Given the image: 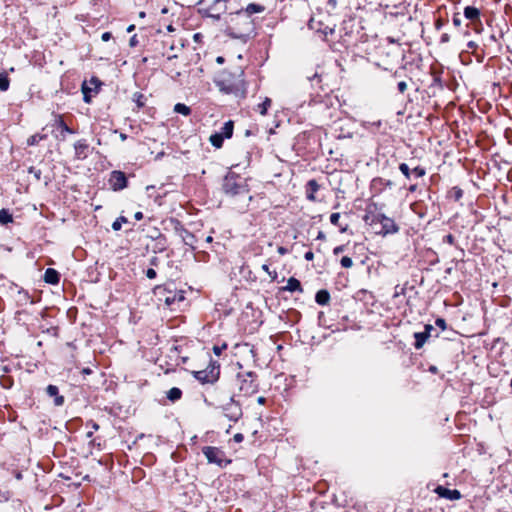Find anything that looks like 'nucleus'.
<instances>
[{"instance_id":"obj_49","label":"nucleus","mask_w":512,"mask_h":512,"mask_svg":"<svg viewBox=\"0 0 512 512\" xmlns=\"http://www.w3.org/2000/svg\"><path fill=\"white\" fill-rule=\"evenodd\" d=\"M445 239H446V241H447L448 243H450V244H451V243H453V236H452V235H447V236H445Z\"/></svg>"},{"instance_id":"obj_7","label":"nucleus","mask_w":512,"mask_h":512,"mask_svg":"<svg viewBox=\"0 0 512 512\" xmlns=\"http://www.w3.org/2000/svg\"><path fill=\"white\" fill-rule=\"evenodd\" d=\"M109 185L114 191H119L127 186V178L121 171H113L109 178Z\"/></svg>"},{"instance_id":"obj_54","label":"nucleus","mask_w":512,"mask_h":512,"mask_svg":"<svg viewBox=\"0 0 512 512\" xmlns=\"http://www.w3.org/2000/svg\"><path fill=\"white\" fill-rule=\"evenodd\" d=\"M134 28H135V26L133 24L128 26L127 32H129V33L132 32L134 30Z\"/></svg>"},{"instance_id":"obj_4","label":"nucleus","mask_w":512,"mask_h":512,"mask_svg":"<svg viewBox=\"0 0 512 512\" xmlns=\"http://www.w3.org/2000/svg\"><path fill=\"white\" fill-rule=\"evenodd\" d=\"M237 380L239 382V390L243 392L244 395H251L257 391V385L255 384V380L251 372L238 375Z\"/></svg>"},{"instance_id":"obj_12","label":"nucleus","mask_w":512,"mask_h":512,"mask_svg":"<svg viewBox=\"0 0 512 512\" xmlns=\"http://www.w3.org/2000/svg\"><path fill=\"white\" fill-rule=\"evenodd\" d=\"M283 290L289 291V292H300V293L303 292L300 281L294 277H290L287 280V284L285 287H283Z\"/></svg>"},{"instance_id":"obj_50","label":"nucleus","mask_w":512,"mask_h":512,"mask_svg":"<svg viewBox=\"0 0 512 512\" xmlns=\"http://www.w3.org/2000/svg\"><path fill=\"white\" fill-rule=\"evenodd\" d=\"M142 217H143V215H142V213H141V212H137V213L135 214V218H136L137 220H141V219H142Z\"/></svg>"},{"instance_id":"obj_44","label":"nucleus","mask_w":512,"mask_h":512,"mask_svg":"<svg viewBox=\"0 0 512 512\" xmlns=\"http://www.w3.org/2000/svg\"><path fill=\"white\" fill-rule=\"evenodd\" d=\"M344 251V246H337L334 248L333 250V253L334 255H339L340 253H342Z\"/></svg>"},{"instance_id":"obj_58","label":"nucleus","mask_w":512,"mask_h":512,"mask_svg":"<svg viewBox=\"0 0 512 512\" xmlns=\"http://www.w3.org/2000/svg\"><path fill=\"white\" fill-rule=\"evenodd\" d=\"M461 194H462L461 190H458L456 192V199H459L461 197Z\"/></svg>"},{"instance_id":"obj_61","label":"nucleus","mask_w":512,"mask_h":512,"mask_svg":"<svg viewBox=\"0 0 512 512\" xmlns=\"http://www.w3.org/2000/svg\"><path fill=\"white\" fill-rule=\"evenodd\" d=\"M212 240H213V239H212V237H211V236H207V238H206V242L210 243V242H212Z\"/></svg>"},{"instance_id":"obj_29","label":"nucleus","mask_w":512,"mask_h":512,"mask_svg":"<svg viewBox=\"0 0 512 512\" xmlns=\"http://www.w3.org/2000/svg\"><path fill=\"white\" fill-rule=\"evenodd\" d=\"M82 92H83V99L86 103H89L90 102V92H91V87H87L86 84L84 83L83 86H82Z\"/></svg>"},{"instance_id":"obj_38","label":"nucleus","mask_w":512,"mask_h":512,"mask_svg":"<svg viewBox=\"0 0 512 512\" xmlns=\"http://www.w3.org/2000/svg\"><path fill=\"white\" fill-rule=\"evenodd\" d=\"M398 90L400 93H404L407 90V83L405 81H400L398 83Z\"/></svg>"},{"instance_id":"obj_35","label":"nucleus","mask_w":512,"mask_h":512,"mask_svg":"<svg viewBox=\"0 0 512 512\" xmlns=\"http://www.w3.org/2000/svg\"><path fill=\"white\" fill-rule=\"evenodd\" d=\"M204 15L206 17H209V18H212V19H215V20H219L220 19V15L212 13L210 9H206L204 11Z\"/></svg>"},{"instance_id":"obj_13","label":"nucleus","mask_w":512,"mask_h":512,"mask_svg":"<svg viewBox=\"0 0 512 512\" xmlns=\"http://www.w3.org/2000/svg\"><path fill=\"white\" fill-rule=\"evenodd\" d=\"M44 281L48 284H57L59 282V273L52 268H48L44 273Z\"/></svg>"},{"instance_id":"obj_48","label":"nucleus","mask_w":512,"mask_h":512,"mask_svg":"<svg viewBox=\"0 0 512 512\" xmlns=\"http://www.w3.org/2000/svg\"><path fill=\"white\" fill-rule=\"evenodd\" d=\"M317 239L324 240L325 239V234L322 231H319L318 235H317Z\"/></svg>"},{"instance_id":"obj_53","label":"nucleus","mask_w":512,"mask_h":512,"mask_svg":"<svg viewBox=\"0 0 512 512\" xmlns=\"http://www.w3.org/2000/svg\"><path fill=\"white\" fill-rule=\"evenodd\" d=\"M99 429V425L96 423H92V431H96Z\"/></svg>"},{"instance_id":"obj_23","label":"nucleus","mask_w":512,"mask_h":512,"mask_svg":"<svg viewBox=\"0 0 512 512\" xmlns=\"http://www.w3.org/2000/svg\"><path fill=\"white\" fill-rule=\"evenodd\" d=\"M13 221L12 215L9 213L7 209H1L0 210V223L1 224H8Z\"/></svg>"},{"instance_id":"obj_27","label":"nucleus","mask_w":512,"mask_h":512,"mask_svg":"<svg viewBox=\"0 0 512 512\" xmlns=\"http://www.w3.org/2000/svg\"><path fill=\"white\" fill-rule=\"evenodd\" d=\"M76 154L79 156L82 151L87 149L88 145L84 140H79L74 145Z\"/></svg>"},{"instance_id":"obj_39","label":"nucleus","mask_w":512,"mask_h":512,"mask_svg":"<svg viewBox=\"0 0 512 512\" xmlns=\"http://www.w3.org/2000/svg\"><path fill=\"white\" fill-rule=\"evenodd\" d=\"M146 276L149 278V279H153L156 277V272L154 269L150 268L146 271Z\"/></svg>"},{"instance_id":"obj_43","label":"nucleus","mask_w":512,"mask_h":512,"mask_svg":"<svg viewBox=\"0 0 512 512\" xmlns=\"http://www.w3.org/2000/svg\"><path fill=\"white\" fill-rule=\"evenodd\" d=\"M304 258L307 260V261H312L313 258H314V254L312 251H308L305 253L304 255Z\"/></svg>"},{"instance_id":"obj_56","label":"nucleus","mask_w":512,"mask_h":512,"mask_svg":"<svg viewBox=\"0 0 512 512\" xmlns=\"http://www.w3.org/2000/svg\"><path fill=\"white\" fill-rule=\"evenodd\" d=\"M476 46H477L476 43H474L472 41L468 43V47H470V48H475Z\"/></svg>"},{"instance_id":"obj_33","label":"nucleus","mask_w":512,"mask_h":512,"mask_svg":"<svg viewBox=\"0 0 512 512\" xmlns=\"http://www.w3.org/2000/svg\"><path fill=\"white\" fill-rule=\"evenodd\" d=\"M412 174H414L416 177H422L425 174V170L421 167H415L412 171Z\"/></svg>"},{"instance_id":"obj_10","label":"nucleus","mask_w":512,"mask_h":512,"mask_svg":"<svg viewBox=\"0 0 512 512\" xmlns=\"http://www.w3.org/2000/svg\"><path fill=\"white\" fill-rule=\"evenodd\" d=\"M435 492L440 497H443V498H446V499H449V500H457V499H460V497H461V494H460V492L458 490H456V489L451 490V489L445 488L443 486H438L435 489Z\"/></svg>"},{"instance_id":"obj_64","label":"nucleus","mask_w":512,"mask_h":512,"mask_svg":"<svg viewBox=\"0 0 512 512\" xmlns=\"http://www.w3.org/2000/svg\"><path fill=\"white\" fill-rule=\"evenodd\" d=\"M93 435V431L87 432V437L90 438Z\"/></svg>"},{"instance_id":"obj_57","label":"nucleus","mask_w":512,"mask_h":512,"mask_svg":"<svg viewBox=\"0 0 512 512\" xmlns=\"http://www.w3.org/2000/svg\"><path fill=\"white\" fill-rule=\"evenodd\" d=\"M167 30H168L169 32H173L175 29H174V27H173L172 25H168V26H167Z\"/></svg>"},{"instance_id":"obj_24","label":"nucleus","mask_w":512,"mask_h":512,"mask_svg":"<svg viewBox=\"0 0 512 512\" xmlns=\"http://www.w3.org/2000/svg\"><path fill=\"white\" fill-rule=\"evenodd\" d=\"M174 111H175L176 113H179V114H182V115H184V116H187V115H189V114H190L191 109H190L187 105H185V104H183V103H177V104L174 106Z\"/></svg>"},{"instance_id":"obj_51","label":"nucleus","mask_w":512,"mask_h":512,"mask_svg":"<svg viewBox=\"0 0 512 512\" xmlns=\"http://www.w3.org/2000/svg\"><path fill=\"white\" fill-rule=\"evenodd\" d=\"M262 269H263L265 272H267L268 274H270L269 266H268V265L264 264V265L262 266Z\"/></svg>"},{"instance_id":"obj_1","label":"nucleus","mask_w":512,"mask_h":512,"mask_svg":"<svg viewBox=\"0 0 512 512\" xmlns=\"http://www.w3.org/2000/svg\"><path fill=\"white\" fill-rule=\"evenodd\" d=\"M225 23V32L236 39H246L254 30V21L252 18H249L247 13L240 11L229 14Z\"/></svg>"},{"instance_id":"obj_63","label":"nucleus","mask_w":512,"mask_h":512,"mask_svg":"<svg viewBox=\"0 0 512 512\" xmlns=\"http://www.w3.org/2000/svg\"><path fill=\"white\" fill-rule=\"evenodd\" d=\"M454 24H455V25H459V24H460V21H459V19H457V18H454Z\"/></svg>"},{"instance_id":"obj_42","label":"nucleus","mask_w":512,"mask_h":512,"mask_svg":"<svg viewBox=\"0 0 512 512\" xmlns=\"http://www.w3.org/2000/svg\"><path fill=\"white\" fill-rule=\"evenodd\" d=\"M218 86L221 91H224L226 93H230L232 91L229 87L224 86V84L222 82H219Z\"/></svg>"},{"instance_id":"obj_36","label":"nucleus","mask_w":512,"mask_h":512,"mask_svg":"<svg viewBox=\"0 0 512 512\" xmlns=\"http://www.w3.org/2000/svg\"><path fill=\"white\" fill-rule=\"evenodd\" d=\"M435 324L441 329V330H445L446 329V322L444 319L442 318H438L436 321H435Z\"/></svg>"},{"instance_id":"obj_8","label":"nucleus","mask_w":512,"mask_h":512,"mask_svg":"<svg viewBox=\"0 0 512 512\" xmlns=\"http://www.w3.org/2000/svg\"><path fill=\"white\" fill-rule=\"evenodd\" d=\"M224 414L230 420L236 422L242 415L241 407L230 398L229 403L224 407Z\"/></svg>"},{"instance_id":"obj_46","label":"nucleus","mask_w":512,"mask_h":512,"mask_svg":"<svg viewBox=\"0 0 512 512\" xmlns=\"http://www.w3.org/2000/svg\"><path fill=\"white\" fill-rule=\"evenodd\" d=\"M234 440H235L236 442H241V441L243 440V435H242V434H240V433L235 434V435H234Z\"/></svg>"},{"instance_id":"obj_20","label":"nucleus","mask_w":512,"mask_h":512,"mask_svg":"<svg viewBox=\"0 0 512 512\" xmlns=\"http://www.w3.org/2000/svg\"><path fill=\"white\" fill-rule=\"evenodd\" d=\"M271 99L266 97L264 99V101L260 104L257 105V108L256 110L261 114V115H266L267 111H268V108L271 106Z\"/></svg>"},{"instance_id":"obj_45","label":"nucleus","mask_w":512,"mask_h":512,"mask_svg":"<svg viewBox=\"0 0 512 512\" xmlns=\"http://www.w3.org/2000/svg\"><path fill=\"white\" fill-rule=\"evenodd\" d=\"M277 251L280 255H285L286 253H288V250L283 246L278 247Z\"/></svg>"},{"instance_id":"obj_34","label":"nucleus","mask_w":512,"mask_h":512,"mask_svg":"<svg viewBox=\"0 0 512 512\" xmlns=\"http://www.w3.org/2000/svg\"><path fill=\"white\" fill-rule=\"evenodd\" d=\"M339 219H340V213H332L330 215V222L333 225H338Z\"/></svg>"},{"instance_id":"obj_6","label":"nucleus","mask_w":512,"mask_h":512,"mask_svg":"<svg viewBox=\"0 0 512 512\" xmlns=\"http://www.w3.org/2000/svg\"><path fill=\"white\" fill-rule=\"evenodd\" d=\"M375 220L381 224V226H382L381 233L383 235L393 234V233L398 232V226L395 224L394 220L385 216L384 214L377 215L375 217Z\"/></svg>"},{"instance_id":"obj_30","label":"nucleus","mask_w":512,"mask_h":512,"mask_svg":"<svg viewBox=\"0 0 512 512\" xmlns=\"http://www.w3.org/2000/svg\"><path fill=\"white\" fill-rule=\"evenodd\" d=\"M352 265H353V261H352V259L350 257H348V256L342 257V259H341V266L343 268H351Z\"/></svg>"},{"instance_id":"obj_59","label":"nucleus","mask_w":512,"mask_h":512,"mask_svg":"<svg viewBox=\"0 0 512 512\" xmlns=\"http://www.w3.org/2000/svg\"><path fill=\"white\" fill-rule=\"evenodd\" d=\"M130 44L132 46L135 45V36L130 39Z\"/></svg>"},{"instance_id":"obj_41","label":"nucleus","mask_w":512,"mask_h":512,"mask_svg":"<svg viewBox=\"0 0 512 512\" xmlns=\"http://www.w3.org/2000/svg\"><path fill=\"white\" fill-rule=\"evenodd\" d=\"M136 103H137L138 107H142L144 105L143 95H141V94L137 95Z\"/></svg>"},{"instance_id":"obj_60","label":"nucleus","mask_w":512,"mask_h":512,"mask_svg":"<svg viewBox=\"0 0 512 512\" xmlns=\"http://www.w3.org/2000/svg\"><path fill=\"white\" fill-rule=\"evenodd\" d=\"M145 16H146L145 12L142 11V12L139 13V17L140 18H144Z\"/></svg>"},{"instance_id":"obj_9","label":"nucleus","mask_w":512,"mask_h":512,"mask_svg":"<svg viewBox=\"0 0 512 512\" xmlns=\"http://www.w3.org/2000/svg\"><path fill=\"white\" fill-rule=\"evenodd\" d=\"M195 378L201 383H213L218 378V372H215V369H211L210 371L202 370L194 372Z\"/></svg>"},{"instance_id":"obj_37","label":"nucleus","mask_w":512,"mask_h":512,"mask_svg":"<svg viewBox=\"0 0 512 512\" xmlns=\"http://www.w3.org/2000/svg\"><path fill=\"white\" fill-rule=\"evenodd\" d=\"M227 348V345L226 344H223L222 346H214L213 347V352L216 354V355H220L221 352Z\"/></svg>"},{"instance_id":"obj_11","label":"nucleus","mask_w":512,"mask_h":512,"mask_svg":"<svg viewBox=\"0 0 512 512\" xmlns=\"http://www.w3.org/2000/svg\"><path fill=\"white\" fill-rule=\"evenodd\" d=\"M46 392L50 397H54V404L56 406H62L64 403V397L59 395L58 387L55 385H48Z\"/></svg>"},{"instance_id":"obj_55","label":"nucleus","mask_w":512,"mask_h":512,"mask_svg":"<svg viewBox=\"0 0 512 512\" xmlns=\"http://www.w3.org/2000/svg\"><path fill=\"white\" fill-rule=\"evenodd\" d=\"M120 139H121L122 141L126 140V139H127V135H126V134H124V133H120Z\"/></svg>"},{"instance_id":"obj_15","label":"nucleus","mask_w":512,"mask_h":512,"mask_svg":"<svg viewBox=\"0 0 512 512\" xmlns=\"http://www.w3.org/2000/svg\"><path fill=\"white\" fill-rule=\"evenodd\" d=\"M415 337V348L420 349L423 347L425 342L428 339V333L427 332H416L414 334Z\"/></svg>"},{"instance_id":"obj_17","label":"nucleus","mask_w":512,"mask_h":512,"mask_svg":"<svg viewBox=\"0 0 512 512\" xmlns=\"http://www.w3.org/2000/svg\"><path fill=\"white\" fill-rule=\"evenodd\" d=\"M464 15L469 20H477L480 16V11L477 8L474 7H466L464 9Z\"/></svg>"},{"instance_id":"obj_25","label":"nucleus","mask_w":512,"mask_h":512,"mask_svg":"<svg viewBox=\"0 0 512 512\" xmlns=\"http://www.w3.org/2000/svg\"><path fill=\"white\" fill-rule=\"evenodd\" d=\"M9 84H10V81H9L7 74L0 73V90L7 91L9 88Z\"/></svg>"},{"instance_id":"obj_3","label":"nucleus","mask_w":512,"mask_h":512,"mask_svg":"<svg viewBox=\"0 0 512 512\" xmlns=\"http://www.w3.org/2000/svg\"><path fill=\"white\" fill-rule=\"evenodd\" d=\"M223 190L227 195L230 196H244L248 201L252 199L248 195V189L245 184L238 182L234 176H227L224 179Z\"/></svg>"},{"instance_id":"obj_28","label":"nucleus","mask_w":512,"mask_h":512,"mask_svg":"<svg viewBox=\"0 0 512 512\" xmlns=\"http://www.w3.org/2000/svg\"><path fill=\"white\" fill-rule=\"evenodd\" d=\"M127 220L125 217L121 216L119 218H117L113 223H112V229L115 230V231H118L121 229L122 227V224L123 223H126Z\"/></svg>"},{"instance_id":"obj_21","label":"nucleus","mask_w":512,"mask_h":512,"mask_svg":"<svg viewBox=\"0 0 512 512\" xmlns=\"http://www.w3.org/2000/svg\"><path fill=\"white\" fill-rule=\"evenodd\" d=\"M233 122L227 121L222 127V131L219 134H223L224 138H230L233 134Z\"/></svg>"},{"instance_id":"obj_47","label":"nucleus","mask_w":512,"mask_h":512,"mask_svg":"<svg viewBox=\"0 0 512 512\" xmlns=\"http://www.w3.org/2000/svg\"><path fill=\"white\" fill-rule=\"evenodd\" d=\"M433 326L432 325H426L425 326V331L424 332H427L428 333V337L430 336V333L431 331L433 330Z\"/></svg>"},{"instance_id":"obj_52","label":"nucleus","mask_w":512,"mask_h":512,"mask_svg":"<svg viewBox=\"0 0 512 512\" xmlns=\"http://www.w3.org/2000/svg\"><path fill=\"white\" fill-rule=\"evenodd\" d=\"M257 401L259 404H263L265 402V398L260 396V397H258Z\"/></svg>"},{"instance_id":"obj_19","label":"nucleus","mask_w":512,"mask_h":512,"mask_svg":"<svg viewBox=\"0 0 512 512\" xmlns=\"http://www.w3.org/2000/svg\"><path fill=\"white\" fill-rule=\"evenodd\" d=\"M223 134L214 133L210 136L209 141L215 148H221L223 145Z\"/></svg>"},{"instance_id":"obj_62","label":"nucleus","mask_w":512,"mask_h":512,"mask_svg":"<svg viewBox=\"0 0 512 512\" xmlns=\"http://www.w3.org/2000/svg\"><path fill=\"white\" fill-rule=\"evenodd\" d=\"M223 61H224V59H223L222 57H218V58H217V62H218V63H223Z\"/></svg>"},{"instance_id":"obj_5","label":"nucleus","mask_w":512,"mask_h":512,"mask_svg":"<svg viewBox=\"0 0 512 512\" xmlns=\"http://www.w3.org/2000/svg\"><path fill=\"white\" fill-rule=\"evenodd\" d=\"M203 454L205 455V457L207 458L209 463H214L219 466H222L223 464H226L229 462L225 459L224 452L216 447H210V446L204 447Z\"/></svg>"},{"instance_id":"obj_40","label":"nucleus","mask_w":512,"mask_h":512,"mask_svg":"<svg viewBox=\"0 0 512 512\" xmlns=\"http://www.w3.org/2000/svg\"><path fill=\"white\" fill-rule=\"evenodd\" d=\"M112 35L110 32H104L101 36L102 41L107 42L111 39Z\"/></svg>"},{"instance_id":"obj_31","label":"nucleus","mask_w":512,"mask_h":512,"mask_svg":"<svg viewBox=\"0 0 512 512\" xmlns=\"http://www.w3.org/2000/svg\"><path fill=\"white\" fill-rule=\"evenodd\" d=\"M399 169L407 179L410 178L411 170L406 163H401Z\"/></svg>"},{"instance_id":"obj_32","label":"nucleus","mask_w":512,"mask_h":512,"mask_svg":"<svg viewBox=\"0 0 512 512\" xmlns=\"http://www.w3.org/2000/svg\"><path fill=\"white\" fill-rule=\"evenodd\" d=\"M58 125H59V127H60L64 132H67V133H70V134L74 133V131L66 125V123L63 121V119H62V118H59V120H58Z\"/></svg>"},{"instance_id":"obj_16","label":"nucleus","mask_w":512,"mask_h":512,"mask_svg":"<svg viewBox=\"0 0 512 512\" xmlns=\"http://www.w3.org/2000/svg\"><path fill=\"white\" fill-rule=\"evenodd\" d=\"M315 300L320 305H326L330 300V294L326 290H319L316 293Z\"/></svg>"},{"instance_id":"obj_2","label":"nucleus","mask_w":512,"mask_h":512,"mask_svg":"<svg viewBox=\"0 0 512 512\" xmlns=\"http://www.w3.org/2000/svg\"><path fill=\"white\" fill-rule=\"evenodd\" d=\"M155 295L159 304L164 303L170 309H175V306H179V303L185 300L183 291L170 289L168 286L157 287Z\"/></svg>"},{"instance_id":"obj_26","label":"nucleus","mask_w":512,"mask_h":512,"mask_svg":"<svg viewBox=\"0 0 512 512\" xmlns=\"http://www.w3.org/2000/svg\"><path fill=\"white\" fill-rule=\"evenodd\" d=\"M44 137L45 136L38 135V134L32 135L27 139V145H29V146L37 145L42 139H44Z\"/></svg>"},{"instance_id":"obj_14","label":"nucleus","mask_w":512,"mask_h":512,"mask_svg":"<svg viewBox=\"0 0 512 512\" xmlns=\"http://www.w3.org/2000/svg\"><path fill=\"white\" fill-rule=\"evenodd\" d=\"M264 10H265L264 6L255 4V3H250L246 6L245 9H242L239 11L247 13L248 17L251 18L252 14L262 13Z\"/></svg>"},{"instance_id":"obj_18","label":"nucleus","mask_w":512,"mask_h":512,"mask_svg":"<svg viewBox=\"0 0 512 512\" xmlns=\"http://www.w3.org/2000/svg\"><path fill=\"white\" fill-rule=\"evenodd\" d=\"M166 396L171 402H175L181 398L182 391L177 387H173L167 391Z\"/></svg>"},{"instance_id":"obj_22","label":"nucleus","mask_w":512,"mask_h":512,"mask_svg":"<svg viewBox=\"0 0 512 512\" xmlns=\"http://www.w3.org/2000/svg\"><path fill=\"white\" fill-rule=\"evenodd\" d=\"M308 187L310 188L311 192L309 194H307V198L311 201H314L315 200L314 193L318 191L319 185L316 182V180H310L308 182Z\"/></svg>"}]
</instances>
